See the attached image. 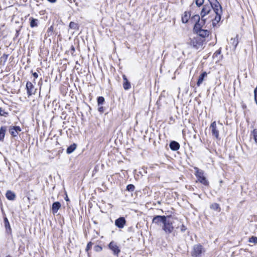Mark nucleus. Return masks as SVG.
Instances as JSON below:
<instances>
[{
    "label": "nucleus",
    "mask_w": 257,
    "mask_h": 257,
    "mask_svg": "<svg viewBox=\"0 0 257 257\" xmlns=\"http://www.w3.org/2000/svg\"><path fill=\"white\" fill-rule=\"evenodd\" d=\"M166 217V216L157 215L153 218V222L161 226L162 224H163Z\"/></svg>",
    "instance_id": "1a4fd4ad"
},
{
    "label": "nucleus",
    "mask_w": 257,
    "mask_h": 257,
    "mask_svg": "<svg viewBox=\"0 0 257 257\" xmlns=\"http://www.w3.org/2000/svg\"><path fill=\"white\" fill-rule=\"evenodd\" d=\"M10 133L13 137H16L18 133L21 131V128L20 126H13L12 127L10 130Z\"/></svg>",
    "instance_id": "f8f14e48"
},
{
    "label": "nucleus",
    "mask_w": 257,
    "mask_h": 257,
    "mask_svg": "<svg viewBox=\"0 0 257 257\" xmlns=\"http://www.w3.org/2000/svg\"><path fill=\"white\" fill-rule=\"evenodd\" d=\"M26 88L27 90V93L29 96L32 95L33 93L34 86L30 82H28L26 84Z\"/></svg>",
    "instance_id": "4468645a"
},
{
    "label": "nucleus",
    "mask_w": 257,
    "mask_h": 257,
    "mask_svg": "<svg viewBox=\"0 0 257 257\" xmlns=\"http://www.w3.org/2000/svg\"><path fill=\"white\" fill-rule=\"evenodd\" d=\"M61 206V203L59 202H55L53 203L52 207V213L55 214H56L58 210L60 208Z\"/></svg>",
    "instance_id": "ddd939ff"
},
{
    "label": "nucleus",
    "mask_w": 257,
    "mask_h": 257,
    "mask_svg": "<svg viewBox=\"0 0 257 257\" xmlns=\"http://www.w3.org/2000/svg\"><path fill=\"white\" fill-rule=\"evenodd\" d=\"M4 221H5L6 228L8 227L10 228V225L9 222L7 218H6V217L5 218Z\"/></svg>",
    "instance_id": "2f4dec72"
},
{
    "label": "nucleus",
    "mask_w": 257,
    "mask_h": 257,
    "mask_svg": "<svg viewBox=\"0 0 257 257\" xmlns=\"http://www.w3.org/2000/svg\"><path fill=\"white\" fill-rule=\"evenodd\" d=\"M6 197L8 199L13 200L15 198V194L11 191H8L6 193Z\"/></svg>",
    "instance_id": "aec40b11"
},
{
    "label": "nucleus",
    "mask_w": 257,
    "mask_h": 257,
    "mask_svg": "<svg viewBox=\"0 0 257 257\" xmlns=\"http://www.w3.org/2000/svg\"><path fill=\"white\" fill-rule=\"evenodd\" d=\"M210 3L212 13L215 15L214 19H211V20L213 21V25H215V23H218L221 19V14L222 12L221 7L219 2L217 0H208Z\"/></svg>",
    "instance_id": "f03ea898"
},
{
    "label": "nucleus",
    "mask_w": 257,
    "mask_h": 257,
    "mask_svg": "<svg viewBox=\"0 0 257 257\" xmlns=\"http://www.w3.org/2000/svg\"><path fill=\"white\" fill-rule=\"evenodd\" d=\"M200 16L199 15H195L192 18V20L197 21L196 23H199Z\"/></svg>",
    "instance_id": "bb28decb"
},
{
    "label": "nucleus",
    "mask_w": 257,
    "mask_h": 257,
    "mask_svg": "<svg viewBox=\"0 0 257 257\" xmlns=\"http://www.w3.org/2000/svg\"><path fill=\"white\" fill-rule=\"evenodd\" d=\"M65 200L67 201H68L69 200L68 196H66V197L65 198Z\"/></svg>",
    "instance_id": "a19ab883"
},
{
    "label": "nucleus",
    "mask_w": 257,
    "mask_h": 257,
    "mask_svg": "<svg viewBox=\"0 0 257 257\" xmlns=\"http://www.w3.org/2000/svg\"><path fill=\"white\" fill-rule=\"evenodd\" d=\"M102 249V248L100 246L96 245L94 247V250H95V251H96L97 252H99V251H101Z\"/></svg>",
    "instance_id": "473e14b6"
},
{
    "label": "nucleus",
    "mask_w": 257,
    "mask_h": 257,
    "mask_svg": "<svg viewBox=\"0 0 257 257\" xmlns=\"http://www.w3.org/2000/svg\"><path fill=\"white\" fill-rule=\"evenodd\" d=\"M175 220V218L171 216H167L166 217L162 226V229L166 233H170L173 231L174 229L173 224L174 223Z\"/></svg>",
    "instance_id": "7ed1b4c3"
},
{
    "label": "nucleus",
    "mask_w": 257,
    "mask_h": 257,
    "mask_svg": "<svg viewBox=\"0 0 257 257\" xmlns=\"http://www.w3.org/2000/svg\"><path fill=\"white\" fill-rule=\"evenodd\" d=\"M8 113L5 111L3 108H0V115L2 116H6Z\"/></svg>",
    "instance_id": "7c9ffc66"
},
{
    "label": "nucleus",
    "mask_w": 257,
    "mask_h": 257,
    "mask_svg": "<svg viewBox=\"0 0 257 257\" xmlns=\"http://www.w3.org/2000/svg\"><path fill=\"white\" fill-rule=\"evenodd\" d=\"M254 140H255V142H256V137H254Z\"/></svg>",
    "instance_id": "37998d69"
},
{
    "label": "nucleus",
    "mask_w": 257,
    "mask_h": 257,
    "mask_svg": "<svg viewBox=\"0 0 257 257\" xmlns=\"http://www.w3.org/2000/svg\"><path fill=\"white\" fill-rule=\"evenodd\" d=\"M210 208L214 210H218L219 211L220 210L219 205L216 203L212 204L210 205Z\"/></svg>",
    "instance_id": "b1692460"
},
{
    "label": "nucleus",
    "mask_w": 257,
    "mask_h": 257,
    "mask_svg": "<svg viewBox=\"0 0 257 257\" xmlns=\"http://www.w3.org/2000/svg\"><path fill=\"white\" fill-rule=\"evenodd\" d=\"M6 131V126H2L0 128V141H3L4 140Z\"/></svg>",
    "instance_id": "a211bd4d"
},
{
    "label": "nucleus",
    "mask_w": 257,
    "mask_h": 257,
    "mask_svg": "<svg viewBox=\"0 0 257 257\" xmlns=\"http://www.w3.org/2000/svg\"><path fill=\"white\" fill-rule=\"evenodd\" d=\"M48 1L51 3H54L56 2V0H48Z\"/></svg>",
    "instance_id": "58836bf2"
},
{
    "label": "nucleus",
    "mask_w": 257,
    "mask_h": 257,
    "mask_svg": "<svg viewBox=\"0 0 257 257\" xmlns=\"http://www.w3.org/2000/svg\"><path fill=\"white\" fill-rule=\"evenodd\" d=\"M212 10L211 9V7L209 5H205L203 6L201 12L200 13V16L201 17V20L205 22L207 20V18H206L205 17L207 15H209V17H210V19H213L211 16H214L213 13H212ZM210 21H211L210 20Z\"/></svg>",
    "instance_id": "20e7f679"
},
{
    "label": "nucleus",
    "mask_w": 257,
    "mask_h": 257,
    "mask_svg": "<svg viewBox=\"0 0 257 257\" xmlns=\"http://www.w3.org/2000/svg\"><path fill=\"white\" fill-rule=\"evenodd\" d=\"M250 242L257 243V237L252 236L249 239Z\"/></svg>",
    "instance_id": "c756f323"
},
{
    "label": "nucleus",
    "mask_w": 257,
    "mask_h": 257,
    "mask_svg": "<svg viewBox=\"0 0 257 257\" xmlns=\"http://www.w3.org/2000/svg\"><path fill=\"white\" fill-rule=\"evenodd\" d=\"M230 44L233 46V49H235L238 44V40L236 38H231L230 40Z\"/></svg>",
    "instance_id": "5701e85b"
},
{
    "label": "nucleus",
    "mask_w": 257,
    "mask_h": 257,
    "mask_svg": "<svg viewBox=\"0 0 257 257\" xmlns=\"http://www.w3.org/2000/svg\"><path fill=\"white\" fill-rule=\"evenodd\" d=\"M254 97H257V85L254 90Z\"/></svg>",
    "instance_id": "f704fd0d"
},
{
    "label": "nucleus",
    "mask_w": 257,
    "mask_h": 257,
    "mask_svg": "<svg viewBox=\"0 0 257 257\" xmlns=\"http://www.w3.org/2000/svg\"><path fill=\"white\" fill-rule=\"evenodd\" d=\"M123 81H124L123 84L124 89L125 90H127V89H130L131 87V84H130V82H128V81L127 80V79L125 75L123 76Z\"/></svg>",
    "instance_id": "6ab92c4d"
},
{
    "label": "nucleus",
    "mask_w": 257,
    "mask_h": 257,
    "mask_svg": "<svg viewBox=\"0 0 257 257\" xmlns=\"http://www.w3.org/2000/svg\"><path fill=\"white\" fill-rule=\"evenodd\" d=\"M210 128H211L212 134L215 137L216 139H218L219 137V132L216 127V123L215 121H213L210 125Z\"/></svg>",
    "instance_id": "9d476101"
},
{
    "label": "nucleus",
    "mask_w": 257,
    "mask_h": 257,
    "mask_svg": "<svg viewBox=\"0 0 257 257\" xmlns=\"http://www.w3.org/2000/svg\"><path fill=\"white\" fill-rule=\"evenodd\" d=\"M204 0H195V4L197 6L200 7L203 5Z\"/></svg>",
    "instance_id": "cd10ccee"
},
{
    "label": "nucleus",
    "mask_w": 257,
    "mask_h": 257,
    "mask_svg": "<svg viewBox=\"0 0 257 257\" xmlns=\"http://www.w3.org/2000/svg\"><path fill=\"white\" fill-rule=\"evenodd\" d=\"M207 74L206 72H203L199 76L198 80L197 82V85L199 86L203 82L204 80V78L206 77Z\"/></svg>",
    "instance_id": "2eb2a0df"
},
{
    "label": "nucleus",
    "mask_w": 257,
    "mask_h": 257,
    "mask_svg": "<svg viewBox=\"0 0 257 257\" xmlns=\"http://www.w3.org/2000/svg\"><path fill=\"white\" fill-rule=\"evenodd\" d=\"M210 3L212 13L215 15L214 19H211V20L213 21V25H215V23H218L221 19V14L222 12L221 7L219 2L217 0H208Z\"/></svg>",
    "instance_id": "f257e3e1"
},
{
    "label": "nucleus",
    "mask_w": 257,
    "mask_h": 257,
    "mask_svg": "<svg viewBox=\"0 0 257 257\" xmlns=\"http://www.w3.org/2000/svg\"><path fill=\"white\" fill-rule=\"evenodd\" d=\"M30 26L32 28L37 27L38 26V20L34 19L33 18H30Z\"/></svg>",
    "instance_id": "412c9836"
},
{
    "label": "nucleus",
    "mask_w": 257,
    "mask_h": 257,
    "mask_svg": "<svg viewBox=\"0 0 257 257\" xmlns=\"http://www.w3.org/2000/svg\"><path fill=\"white\" fill-rule=\"evenodd\" d=\"M254 100H255V102L256 103V104H257V97H254Z\"/></svg>",
    "instance_id": "ea45409f"
},
{
    "label": "nucleus",
    "mask_w": 257,
    "mask_h": 257,
    "mask_svg": "<svg viewBox=\"0 0 257 257\" xmlns=\"http://www.w3.org/2000/svg\"><path fill=\"white\" fill-rule=\"evenodd\" d=\"M194 29L199 35L202 37L205 38L208 36L209 35V31L207 30L201 29L200 28V24L199 23H196Z\"/></svg>",
    "instance_id": "423d86ee"
},
{
    "label": "nucleus",
    "mask_w": 257,
    "mask_h": 257,
    "mask_svg": "<svg viewBox=\"0 0 257 257\" xmlns=\"http://www.w3.org/2000/svg\"><path fill=\"white\" fill-rule=\"evenodd\" d=\"M92 243L91 242H89L87 245L86 250L87 251L89 249H90L92 247Z\"/></svg>",
    "instance_id": "72a5a7b5"
},
{
    "label": "nucleus",
    "mask_w": 257,
    "mask_h": 257,
    "mask_svg": "<svg viewBox=\"0 0 257 257\" xmlns=\"http://www.w3.org/2000/svg\"><path fill=\"white\" fill-rule=\"evenodd\" d=\"M126 223L124 217H119L115 221V225L120 228H122Z\"/></svg>",
    "instance_id": "9b49d317"
},
{
    "label": "nucleus",
    "mask_w": 257,
    "mask_h": 257,
    "mask_svg": "<svg viewBox=\"0 0 257 257\" xmlns=\"http://www.w3.org/2000/svg\"><path fill=\"white\" fill-rule=\"evenodd\" d=\"M186 227L184 225H182L181 227V230L182 231V232H184L186 230Z\"/></svg>",
    "instance_id": "c9c22d12"
},
{
    "label": "nucleus",
    "mask_w": 257,
    "mask_h": 257,
    "mask_svg": "<svg viewBox=\"0 0 257 257\" xmlns=\"http://www.w3.org/2000/svg\"><path fill=\"white\" fill-rule=\"evenodd\" d=\"M69 27L71 29L75 30L78 29V25L76 23L73 22H71L69 24Z\"/></svg>",
    "instance_id": "393cba45"
},
{
    "label": "nucleus",
    "mask_w": 257,
    "mask_h": 257,
    "mask_svg": "<svg viewBox=\"0 0 257 257\" xmlns=\"http://www.w3.org/2000/svg\"><path fill=\"white\" fill-rule=\"evenodd\" d=\"M190 16L191 14H190V13L185 12L182 17V22L184 23H187L189 19H190Z\"/></svg>",
    "instance_id": "f3484780"
},
{
    "label": "nucleus",
    "mask_w": 257,
    "mask_h": 257,
    "mask_svg": "<svg viewBox=\"0 0 257 257\" xmlns=\"http://www.w3.org/2000/svg\"><path fill=\"white\" fill-rule=\"evenodd\" d=\"M104 102V98L102 96H99L97 98V103L98 105L102 104Z\"/></svg>",
    "instance_id": "a878e982"
},
{
    "label": "nucleus",
    "mask_w": 257,
    "mask_h": 257,
    "mask_svg": "<svg viewBox=\"0 0 257 257\" xmlns=\"http://www.w3.org/2000/svg\"><path fill=\"white\" fill-rule=\"evenodd\" d=\"M203 251V247L201 245H195L193 247L192 255L193 257H197L199 256Z\"/></svg>",
    "instance_id": "0eeeda50"
},
{
    "label": "nucleus",
    "mask_w": 257,
    "mask_h": 257,
    "mask_svg": "<svg viewBox=\"0 0 257 257\" xmlns=\"http://www.w3.org/2000/svg\"><path fill=\"white\" fill-rule=\"evenodd\" d=\"M6 257H11V255H7Z\"/></svg>",
    "instance_id": "79ce46f5"
},
{
    "label": "nucleus",
    "mask_w": 257,
    "mask_h": 257,
    "mask_svg": "<svg viewBox=\"0 0 257 257\" xmlns=\"http://www.w3.org/2000/svg\"><path fill=\"white\" fill-rule=\"evenodd\" d=\"M170 147L171 150L173 151H177L179 149L180 145L177 142L175 141H172L170 144Z\"/></svg>",
    "instance_id": "dca6fc26"
},
{
    "label": "nucleus",
    "mask_w": 257,
    "mask_h": 257,
    "mask_svg": "<svg viewBox=\"0 0 257 257\" xmlns=\"http://www.w3.org/2000/svg\"><path fill=\"white\" fill-rule=\"evenodd\" d=\"M126 189L128 191H133L135 189V186L133 184H129L127 186Z\"/></svg>",
    "instance_id": "c85d7f7f"
},
{
    "label": "nucleus",
    "mask_w": 257,
    "mask_h": 257,
    "mask_svg": "<svg viewBox=\"0 0 257 257\" xmlns=\"http://www.w3.org/2000/svg\"><path fill=\"white\" fill-rule=\"evenodd\" d=\"M98 110L101 112L103 111V107L101 106V107H99Z\"/></svg>",
    "instance_id": "4c0bfd02"
},
{
    "label": "nucleus",
    "mask_w": 257,
    "mask_h": 257,
    "mask_svg": "<svg viewBox=\"0 0 257 257\" xmlns=\"http://www.w3.org/2000/svg\"><path fill=\"white\" fill-rule=\"evenodd\" d=\"M194 169L195 170V175L197 178L198 181L204 185H208V181L204 175L203 171L200 170L197 167L194 168Z\"/></svg>",
    "instance_id": "39448f33"
},
{
    "label": "nucleus",
    "mask_w": 257,
    "mask_h": 257,
    "mask_svg": "<svg viewBox=\"0 0 257 257\" xmlns=\"http://www.w3.org/2000/svg\"><path fill=\"white\" fill-rule=\"evenodd\" d=\"M109 248L113 251L114 255L118 256L120 250L115 242L114 241L110 242L109 244Z\"/></svg>",
    "instance_id": "6e6552de"
},
{
    "label": "nucleus",
    "mask_w": 257,
    "mask_h": 257,
    "mask_svg": "<svg viewBox=\"0 0 257 257\" xmlns=\"http://www.w3.org/2000/svg\"><path fill=\"white\" fill-rule=\"evenodd\" d=\"M33 75L35 78H37L38 77V74L36 72L33 73Z\"/></svg>",
    "instance_id": "e433bc0d"
},
{
    "label": "nucleus",
    "mask_w": 257,
    "mask_h": 257,
    "mask_svg": "<svg viewBox=\"0 0 257 257\" xmlns=\"http://www.w3.org/2000/svg\"><path fill=\"white\" fill-rule=\"evenodd\" d=\"M76 148V145L73 144L70 146L67 149V153L68 154L72 153Z\"/></svg>",
    "instance_id": "4be33fe9"
}]
</instances>
